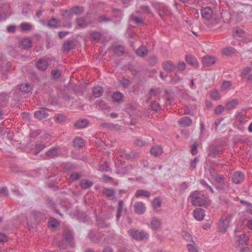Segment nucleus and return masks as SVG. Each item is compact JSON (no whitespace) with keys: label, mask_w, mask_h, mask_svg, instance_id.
Listing matches in <instances>:
<instances>
[{"label":"nucleus","mask_w":252,"mask_h":252,"mask_svg":"<svg viewBox=\"0 0 252 252\" xmlns=\"http://www.w3.org/2000/svg\"><path fill=\"white\" fill-rule=\"evenodd\" d=\"M239 100L238 99L235 98L228 101L225 105V109L227 110H232L236 107L238 104Z\"/></svg>","instance_id":"393cba45"},{"label":"nucleus","mask_w":252,"mask_h":252,"mask_svg":"<svg viewBox=\"0 0 252 252\" xmlns=\"http://www.w3.org/2000/svg\"><path fill=\"white\" fill-rule=\"evenodd\" d=\"M162 153L163 149L160 146H155L153 147L150 150L151 154L155 157L160 156Z\"/></svg>","instance_id":"4be33fe9"},{"label":"nucleus","mask_w":252,"mask_h":252,"mask_svg":"<svg viewBox=\"0 0 252 252\" xmlns=\"http://www.w3.org/2000/svg\"><path fill=\"white\" fill-rule=\"evenodd\" d=\"M162 225L161 220L157 218H154L151 221L150 227L153 230L158 231L160 229Z\"/></svg>","instance_id":"1a4fd4ad"},{"label":"nucleus","mask_w":252,"mask_h":252,"mask_svg":"<svg viewBox=\"0 0 252 252\" xmlns=\"http://www.w3.org/2000/svg\"><path fill=\"white\" fill-rule=\"evenodd\" d=\"M120 154L121 157L127 160H134L139 157V154L136 151H133L129 153H127L124 150H121Z\"/></svg>","instance_id":"39448f33"},{"label":"nucleus","mask_w":252,"mask_h":252,"mask_svg":"<svg viewBox=\"0 0 252 252\" xmlns=\"http://www.w3.org/2000/svg\"><path fill=\"white\" fill-rule=\"evenodd\" d=\"M213 11L211 7L209 6L203 7L201 10V15L202 17L206 20L211 19L213 17Z\"/></svg>","instance_id":"0eeeda50"},{"label":"nucleus","mask_w":252,"mask_h":252,"mask_svg":"<svg viewBox=\"0 0 252 252\" xmlns=\"http://www.w3.org/2000/svg\"><path fill=\"white\" fill-rule=\"evenodd\" d=\"M73 143L74 147L76 148H80L83 147L84 145L83 139L80 137L75 138Z\"/></svg>","instance_id":"e433bc0d"},{"label":"nucleus","mask_w":252,"mask_h":252,"mask_svg":"<svg viewBox=\"0 0 252 252\" xmlns=\"http://www.w3.org/2000/svg\"><path fill=\"white\" fill-rule=\"evenodd\" d=\"M244 179V175L240 171L235 172L232 178V181L235 184H240Z\"/></svg>","instance_id":"4468645a"},{"label":"nucleus","mask_w":252,"mask_h":252,"mask_svg":"<svg viewBox=\"0 0 252 252\" xmlns=\"http://www.w3.org/2000/svg\"><path fill=\"white\" fill-rule=\"evenodd\" d=\"M20 26L23 31H29L32 28V25L31 24L26 23H22Z\"/></svg>","instance_id":"4d7b16f0"},{"label":"nucleus","mask_w":252,"mask_h":252,"mask_svg":"<svg viewBox=\"0 0 252 252\" xmlns=\"http://www.w3.org/2000/svg\"><path fill=\"white\" fill-rule=\"evenodd\" d=\"M216 60L212 56H205L202 58V63L206 66H210L215 63Z\"/></svg>","instance_id":"aec40b11"},{"label":"nucleus","mask_w":252,"mask_h":252,"mask_svg":"<svg viewBox=\"0 0 252 252\" xmlns=\"http://www.w3.org/2000/svg\"><path fill=\"white\" fill-rule=\"evenodd\" d=\"M124 47L122 45H116L113 47V52L116 56H121L124 53Z\"/></svg>","instance_id":"cd10ccee"},{"label":"nucleus","mask_w":252,"mask_h":252,"mask_svg":"<svg viewBox=\"0 0 252 252\" xmlns=\"http://www.w3.org/2000/svg\"><path fill=\"white\" fill-rule=\"evenodd\" d=\"M229 220L227 216H222L219 222V226L222 229V231L225 232L228 225Z\"/></svg>","instance_id":"a211bd4d"},{"label":"nucleus","mask_w":252,"mask_h":252,"mask_svg":"<svg viewBox=\"0 0 252 252\" xmlns=\"http://www.w3.org/2000/svg\"><path fill=\"white\" fill-rule=\"evenodd\" d=\"M210 96L212 99L216 100L219 99L220 97L218 91L216 90H214L211 92Z\"/></svg>","instance_id":"8fccbe9b"},{"label":"nucleus","mask_w":252,"mask_h":252,"mask_svg":"<svg viewBox=\"0 0 252 252\" xmlns=\"http://www.w3.org/2000/svg\"><path fill=\"white\" fill-rule=\"evenodd\" d=\"M237 119L240 124H244L248 121L247 116L240 113L238 115Z\"/></svg>","instance_id":"c03bdc74"},{"label":"nucleus","mask_w":252,"mask_h":252,"mask_svg":"<svg viewBox=\"0 0 252 252\" xmlns=\"http://www.w3.org/2000/svg\"><path fill=\"white\" fill-rule=\"evenodd\" d=\"M158 89L152 88L147 94L148 99L150 100L154 96H156L158 93Z\"/></svg>","instance_id":"37998d69"},{"label":"nucleus","mask_w":252,"mask_h":252,"mask_svg":"<svg viewBox=\"0 0 252 252\" xmlns=\"http://www.w3.org/2000/svg\"><path fill=\"white\" fill-rule=\"evenodd\" d=\"M179 71H183L186 69V64L184 62H179L177 66Z\"/></svg>","instance_id":"69168bd1"},{"label":"nucleus","mask_w":252,"mask_h":252,"mask_svg":"<svg viewBox=\"0 0 252 252\" xmlns=\"http://www.w3.org/2000/svg\"><path fill=\"white\" fill-rule=\"evenodd\" d=\"M151 195L150 192L144 189H138L136 191L135 196L137 198L139 197H145L148 198Z\"/></svg>","instance_id":"473e14b6"},{"label":"nucleus","mask_w":252,"mask_h":252,"mask_svg":"<svg viewBox=\"0 0 252 252\" xmlns=\"http://www.w3.org/2000/svg\"><path fill=\"white\" fill-rule=\"evenodd\" d=\"M102 37V34L98 31H93L91 33L90 39L92 41L98 42Z\"/></svg>","instance_id":"c756f323"},{"label":"nucleus","mask_w":252,"mask_h":252,"mask_svg":"<svg viewBox=\"0 0 252 252\" xmlns=\"http://www.w3.org/2000/svg\"><path fill=\"white\" fill-rule=\"evenodd\" d=\"M36 67L40 71L46 70L48 67V63L44 59H40L38 60L36 64Z\"/></svg>","instance_id":"ddd939ff"},{"label":"nucleus","mask_w":252,"mask_h":252,"mask_svg":"<svg viewBox=\"0 0 252 252\" xmlns=\"http://www.w3.org/2000/svg\"><path fill=\"white\" fill-rule=\"evenodd\" d=\"M224 108L221 105H218L215 109V114L219 115L221 114L224 111Z\"/></svg>","instance_id":"680f3d73"},{"label":"nucleus","mask_w":252,"mask_h":252,"mask_svg":"<svg viewBox=\"0 0 252 252\" xmlns=\"http://www.w3.org/2000/svg\"><path fill=\"white\" fill-rule=\"evenodd\" d=\"M252 71V68L251 67H246L242 70L240 74V76L242 78H244L246 77L247 75Z\"/></svg>","instance_id":"49530a36"},{"label":"nucleus","mask_w":252,"mask_h":252,"mask_svg":"<svg viewBox=\"0 0 252 252\" xmlns=\"http://www.w3.org/2000/svg\"><path fill=\"white\" fill-rule=\"evenodd\" d=\"M178 123L182 126L188 127L192 125V122L189 117L186 116L181 118L179 120Z\"/></svg>","instance_id":"f3484780"},{"label":"nucleus","mask_w":252,"mask_h":252,"mask_svg":"<svg viewBox=\"0 0 252 252\" xmlns=\"http://www.w3.org/2000/svg\"><path fill=\"white\" fill-rule=\"evenodd\" d=\"M153 206L154 208H159L161 206V202L159 198H155L152 202Z\"/></svg>","instance_id":"5fc2aeb1"},{"label":"nucleus","mask_w":252,"mask_h":252,"mask_svg":"<svg viewBox=\"0 0 252 252\" xmlns=\"http://www.w3.org/2000/svg\"><path fill=\"white\" fill-rule=\"evenodd\" d=\"M49 116L46 110L44 108L41 109V110L36 111L34 113V116L35 118L42 120L48 118Z\"/></svg>","instance_id":"f8f14e48"},{"label":"nucleus","mask_w":252,"mask_h":252,"mask_svg":"<svg viewBox=\"0 0 252 252\" xmlns=\"http://www.w3.org/2000/svg\"><path fill=\"white\" fill-rule=\"evenodd\" d=\"M180 190L181 191H184L186 190L189 187V183L186 182H184L179 185Z\"/></svg>","instance_id":"bf43d9fd"},{"label":"nucleus","mask_w":252,"mask_h":252,"mask_svg":"<svg viewBox=\"0 0 252 252\" xmlns=\"http://www.w3.org/2000/svg\"><path fill=\"white\" fill-rule=\"evenodd\" d=\"M248 237L245 234H243L242 235H241L240 236V243L241 244H245L248 241Z\"/></svg>","instance_id":"e2e57ef3"},{"label":"nucleus","mask_w":252,"mask_h":252,"mask_svg":"<svg viewBox=\"0 0 252 252\" xmlns=\"http://www.w3.org/2000/svg\"><path fill=\"white\" fill-rule=\"evenodd\" d=\"M150 107L153 110H154L157 112L160 109L159 104L155 101H153L151 102Z\"/></svg>","instance_id":"3c124183"},{"label":"nucleus","mask_w":252,"mask_h":252,"mask_svg":"<svg viewBox=\"0 0 252 252\" xmlns=\"http://www.w3.org/2000/svg\"><path fill=\"white\" fill-rule=\"evenodd\" d=\"M75 44L74 42L70 40H67L63 43L62 46V49L64 51L68 52L74 48Z\"/></svg>","instance_id":"412c9836"},{"label":"nucleus","mask_w":252,"mask_h":252,"mask_svg":"<svg viewBox=\"0 0 252 252\" xmlns=\"http://www.w3.org/2000/svg\"><path fill=\"white\" fill-rule=\"evenodd\" d=\"M46 201L48 207L53 210L56 213L59 214L62 217L63 216V215L60 213L59 211L56 209V204L50 198H48Z\"/></svg>","instance_id":"2f4dec72"},{"label":"nucleus","mask_w":252,"mask_h":252,"mask_svg":"<svg viewBox=\"0 0 252 252\" xmlns=\"http://www.w3.org/2000/svg\"><path fill=\"white\" fill-rule=\"evenodd\" d=\"M141 10H142L144 14H151V9L149 6L142 5L140 6Z\"/></svg>","instance_id":"13d9d810"},{"label":"nucleus","mask_w":252,"mask_h":252,"mask_svg":"<svg viewBox=\"0 0 252 252\" xmlns=\"http://www.w3.org/2000/svg\"><path fill=\"white\" fill-rule=\"evenodd\" d=\"M186 60L187 63L189 64L192 65V66H193L194 67H197L198 63L197 60L194 57H193L190 55H188L186 56Z\"/></svg>","instance_id":"c85d7f7f"},{"label":"nucleus","mask_w":252,"mask_h":252,"mask_svg":"<svg viewBox=\"0 0 252 252\" xmlns=\"http://www.w3.org/2000/svg\"><path fill=\"white\" fill-rule=\"evenodd\" d=\"M198 146V144L197 142H195L193 145L191 146V153L193 156H195L197 154Z\"/></svg>","instance_id":"864d4df0"},{"label":"nucleus","mask_w":252,"mask_h":252,"mask_svg":"<svg viewBox=\"0 0 252 252\" xmlns=\"http://www.w3.org/2000/svg\"><path fill=\"white\" fill-rule=\"evenodd\" d=\"M231 85L232 84L230 81H224L221 85V89L222 90H225L229 88L231 86Z\"/></svg>","instance_id":"6e6d98bb"},{"label":"nucleus","mask_w":252,"mask_h":252,"mask_svg":"<svg viewBox=\"0 0 252 252\" xmlns=\"http://www.w3.org/2000/svg\"><path fill=\"white\" fill-rule=\"evenodd\" d=\"M194 217L198 220H202L205 216V211L202 208H196L193 211Z\"/></svg>","instance_id":"2eb2a0df"},{"label":"nucleus","mask_w":252,"mask_h":252,"mask_svg":"<svg viewBox=\"0 0 252 252\" xmlns=\"http://www.w3.org/2000/svg\"><path fill=\"white\" fill-rule=\"evenodd\" d=\"M134 211L136 214L142 215L146 210V207L142 202H137L133 205Z\"/></svg>","instance_id":"6e6552de"},{"label":"nucleus","mask_w":252,"mask_h":252,"mask_svg":"<svg viewBox=\"0 0 252 252\" xmlns=\"http://www.w3.org/2000/svg\"><path fill=\"white\" fill-rule=\"evenodd\" d=\"M131 20L133 21L136 24H143L144 23V20L139 17L131 15L130 17Z\"/></svg>","instance_id":"79ce46f5"},{"label":"nucleus","mask_w":252,"mask_h":252,"mask_svg":"<svg viewBox=\"0 0 252 252\" xmlns=\"http://www.w3.org/2000/svg\"><path fill=\"white\" fill-rule=\"evenodd\" d=\"M103 92L104 90L103 88L101 86H98L93 88L92 94L95 97H99L102 95Z\"/></svg>","instance_id":"bb28decb"},{"label":"nucleus","mask_w":252,"mask_h":252,"mask_svg":"<svg viewBox=\"0 0 252 252\" xmlns=\"http://www.w3.org/2000/svg\"><path fill=\"white\" fill-rule=\"evenodd\" d=\"M192 204L195 206L207 207L210 205V200L208 196L200 191H194L189 197Z\"/></svg>","instance_id":"f257e3e1"},{"label":"nucleus","mask_w":252,"mask_h":252,"mask_svg":"<svg viewBox=\"0 0 252 252\" xmlns=\"http://www.w3.org/2000/svg\"><path fill=\"white\" fill-rule=\"evenodd\" d=\"M101 127L110 130H119L120 128L118 125H114L111 123H102L100 124Z\"/></svg>","instance_id":"5701e85b"},{"label":"nucleus","mask_w":252,"mask_h":252,"mask_svg":"<svg viewBox=\"0 0 252 252\" xmlns=\"http://www.w3.org/2000/svg\"><path fill=\"white\" fill-rule=\"evenodd\" d=\"M59 155V151L58 148H52L48 150L45 154L46 159L53 158Z\"/></svg>","instance_id":"dca6fc26"},{"label":"nucleus","mask_w":252,"mask_h":252,"mask_svg":"<svg viewBox=\"0 0 252 252\" xmlns=\"http://www.w3.org/2000/svg\"><path fill=\"white\" fill-rule=\"evenodd\" d=\"M129 236L137 241H142L149 238V234L144 230L139 231L136 228H131L127 231Z\"/></svg>","instance_id":"f03ea898"},{"label":"nucleus","mask_w":252,"mask_h":252,"mask_svg":"<svg viewBox=\"0 0 252 252\" xmlns=\"http://www.w3.org/2000/svg\"><path fill=\"white\" fill-rule=\"evenodd\" d=\"M147 53V50L144 46L139 47L136 51V54L140 57L144 56Z\"/></svg>","instance_id":"ea45409f"},{"label":"nucleus","mask_w":252,"mask_h":252,"mask_svg":"<svg viewBox=\"0 0 252 252\" xmlns=\"http://www.w3.org/2000/svg\"><path fill=\"white\" fill-rule=\"evenodd\" d=\"M81 175L79 173L73 172L70 174V178L72 181L78 180L81 177Z\"/></svg>","instance_id":"603ef678"},{"label":"nucleus","mask_w":252,"mask_h":252,"mask_svg":"<svg viewBox=\"0 0 252 252\" xmlns=\"http://www.w3.org/2000/svg\"><path fill=\"white\" fill-rule=\"evenodd\" d=\"M89 124L88 121L86 119L78 120L75 123V126L76 128H83L86 127Z\"/></svg>","instance_id":"7c9ffc66"},{"label":"nucleus","mask_w":252,"mask_h":252,"mask_svg":"<svg viewBox=\"0 0 252 252\" xmlns=\"http://www.w3.org/2000/svg\"><path fill=\"white\" fill-rule=\"evenodd\" d=\"M11 66V63L10 62L3 61L1 63V72L3 75V80H5L8 78L7 73L9 71Z\"/></svg>","instance_id":"423d86ee"},{"label":"nucleus","mask_w":252,"mask_h":252,"mask_svg":"<svg viewBox=\"0 0 252 252\" xmlns=\"http://www.w3.org/2000/svg\"><path fill=\"white\" fill-rule=\"evenodd\" d=\"M225 178L222 175L218 174L215 177L216 182V188L219 191H224L225 189Z\"/></svg>","instance_id":"20e7f679"},{"label":"nucleus","mask_w":252,"mask_h":252,"mask_svg":"<svg viewBox=\"0 0 252 252\" xmlns=\"http://www.w3.org/2000/svg\"><path fill=\"white\" fill-rule=\"evenodd\" d=\"M162 67L166 72L169 73L173 72L176 68V66L170 61L164 62L162 63Z\"/></svg>","instance_id":"9d476101"},{"label":"nucleus","mask_w":252,"mask_h":252,"mask_svg":"<svg viewBox=\"0 0 252 252\" xmlns=\"http://www.w3.org/2000/svg\"><path fill=\"white\" fill-rule=\"evenodd\" d=\"M124 203L123 200H119L118 203V207L116 213V219L119 220L124 210Z\"/></svg>","instance_id":"a878e982"},{"label":"nucleus","mask_w":252,"mask_h":252,"mask_svg":"<svg viewBox=\"0 0 252 252\" xmlns=\"http://www.w3.org/2000/svg\"><path fill=\"white\" fill-rule=\"evenodd\" d=\"M61 14L63 16L67 18L70 17L72 14V12H71V9L70 10H62L61 11Z\"/></svg>","instance_id":"0e129e2a"},{"label":"nucleus","mask_w":252,"mask_h":252,"mask_svg":"<svg viewBox=\"0 0 252 252\" xmlns=\"http://www.w3.org/2000/svg\"><path fill=\"white\" fill-rule=\"evenodd\" d=\"M47 26L50 28L56 29L61 27V21L55 17H52L48 21Z\"/></svg>","instance_id":"9b49d317"},{"label":"nucleus","mask_w":252,"mask_h":252,"mask_svg":"<svg viewBox=\"0 0 252 252\" xmlns=\"http://www.w3.org/2000/svg\"><path fill=\"white\" fill-rule=\"evenodd\" d=\"M187 248L189 252H198L196 247L191 244H188Z\"/></svg>","instance_id":"774afa93"},{"label":"nucleus","mask_w":252,"mask_h":252,"mask_svg":"<svg viewBox=\"0 0 252 252\" xmlns=\"http://www.w3.org/2000/svg\"><path fill=\"white\" fill-rule=\"evenodd\" d=\"M123 96V95L121 93L117 92L113 94L112 98L114 101L116 102H120L122 99Z\"/></svg>","instance_id":"a19ab883"},{"label":"nucleus","mask_w":252,"mask_h":252,"mask_svg":"<svg viewBox=\"0 0 252 252\" xmlns=\"http://www.w3.org/2000/svg\"><path fill=\"white\" fill-rule=\"evenodd\" d=\"M93 185L92 181L88 179H82L80 181L79 186L82 189H88L91 188Z\"/></svg>","instance_id":"b1692460"},{"label":"nucleus","mask_w":252,"mask_h":252,"mask_svg":"<svg viewBox=\"0 0 252 252\" xmlns=\"http://www.w3.org/2000/svg\"><path fill=\"white\" fill-rule=\"evenodd\" d=\"M77 25L81 28H84L88 26L86 19L84 17H81L76 19Z\"/></svg>","instance_id":"f704fd0d"},{"label":"nucleus","mask_w":252,"mask_h":252,"mask_svg":"<svg viewBox=\"0 0 252 252\" xmlns=\"http://www.w3.org/2000/svg\"><path fill=\"white\" fill-rule=\"evenodd\" d=\"M89 237H90L91 240L95 243L98 242L101 239V237L99 235L96 237L95 235L93 236L92 233H90Z\"/></svg>","instance_id":"052dcab7"},{"label":"nucleus","mask_w":252,"mask_h":252,"mask_svg":"<svg viewBox=\"0 0 252 252\" xmlns=\"http://www.w3.org/2000/svg\"><path fill=\"white\" fill-rule=\"evenodd\" d=\"M135 144L139 147H142L145 145L146 141L141 138L137 139L135 141Z\"/></svg>","instance_id":"338daca9"},{"label":"nucleus","mask_w":252,"mask_h":252,"mask_svg":"<svg viewBox=\"0 0 252 252\" xmlns=\"http://www.w3.org/2000/svg\"><path fill=\"white\" fill-rule=\"evenodd\" d=\"M119 82L124 88H127L131 84V81L129 79L126 78L125 77H122V79L119 80Z\"/></svg>","instance_id":"58836bf2"},{"label":"nucleus","mask_w":252,"mask_h":252,"mask_svg":"<svg viewBox=\"0 0 252 252\" xmlns=\"http://www.w3.org/2000/svg\"><path fill=\"white\" fill-rule=\"evenodd\" d=\"M63 240L68 244L71 248H74L75 246L74 241L73 232L69 229L65 228L63 232Z\"/></svg>","instance_id":"7ed1b4c3"},{"label":"nucleus","mask_w":252,"mask_h":252,"mask_svg":"<svg viewBox=\"0 0 252 252\" xmlns=\"http://www.w3.org/2000/svg\"><path fill=\"white\" fill-rule=\"evenodd\" d=\"M56 122L59 123L64 122L66 120V117L62 114H58L55 116Z\"/></svg>","instance_id":"09e8293b"},{"label":"nucleus","mask_w":252,"mask_h":252,"mask_svg":"<svg viewBox=\"0 0 252 252\" xmlns=\"http://www.w3.org/2000/svg\"><path fill=\"white\" fill-rule=\"evenodd\" d=\"M32 44V41L28 38L23 39L21 41V45L24 49H28L30 47H31Z\"/></svg>","instance_id":"4c0bfd02"},{"label":"nucleus","mask_w":252,"mask_h":252,"mask_svg":"<svg viewBox=\"0 0 252 252\" xmlns=\"http://www.w3.org/2000/svg\"><path fill=\"white\" fill-rule=\"evenodd\" d=\"M51 74L53 78L56 79L61 76V72L58 69H54L51 70Z\"/></svg>","instance_id":"a18cd8bd"},{"label":"nucleus","mask_w":252,"mask_h":252,"mask_svg":"<svg viewBox=\"0 0 252 252\" xmlns=\"http://www.w3.org/2000/svg\"><path fill=\"white\" fill-rule=\"evenodd\" d=\"M103 193L107 197H111L114 196L115 192L112 188H106L104 189Z\"/></svg>","instance_id":"c9c22d12"},{"label":"nucleus","mask_w":252,"mask_h":252,"mask_svg":"<svg viewBox=\"0 0 252 252\" xmlns=\"http://www.w3.org/2000/svg\"><path fill=\"white\" fill-rule=\"evenodd\" d=\"M20 90L24 93H28L32 89V86L28 82H24L18 86Z\"/></svg>","instance_id":"6ab92c4d"},{"label":"nucleus","mask_w":252,"mask_h":252,"mask_svg":"<svg viewBox=\"0 0 252 252\" xmlns=\"http://www.w3.org/2000/svg\"><path fill=\"white\" fill-rule=\"evenodd\" d=\"M111 21V19L105 15L99 16L97 19L98 23L108 22Z\"/></svg>","instance_id":"de8ad7c7"},{"label":"nucleus","mask_w":252,"mask_h":252,"mask_svg":"<svg viewBox=\"0 0 252 252\" xmlns=\"http://www.w3.org/2000/svg\"><path fill=\"white\" fill-rule=\"evenodd\" d=\"M71 12H72V14L75 15H81L84 12V8L83 6H73L71 8Z\"/></svg>","instance_id":"72a5a7b5"}]
</instances>
